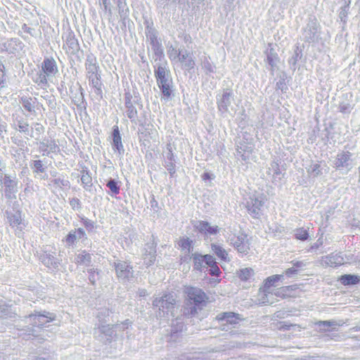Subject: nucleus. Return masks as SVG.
Returning <instances> with one entry per match:
<instances>
[{
    "label": "nucleus",
    "mask_w": 360,
    "mask_h": 360,
    "mask_svg": "<svg viewBox=\"0 0 360 360\" xmlns=\"http://www.w3.org/2000/svg\"><path fill=\"white\" fill-rule=\"evenodd\" d=\"M183 63L184 65V67L186 69H188V70L193 69L194 68V66H195V64L194 60L192 58V56L188 57L186 60V62H184Z\"/></svg>",
    "instance_id": "nucleus-63"
},
{
    "label": "nucleus",
    "mask_w": 360,
    "mask_h": 360,
    "mask_svg": "<svg viewBox=\"0 0 360 360\" xmlns=\"http://www.w3.org/2000/svg\"><path fill=\"white\" fill-rule=\"evenodd\" d=\"M22 107L28 112L33 111L34 106L32 105V100L31 98L22 97L20 101Z\"/></svg>",
    "instance_id": "nucleus-49"
},
{
    "label": "nucleus",
    "mask_w": 360,
    "mask_h": 360,
    "mask_svg": "<svg viewBox=\"0 0 360 360\" xmlns=\"http://www.w3.org/2000/svg\"><path fill=\"white\" fill-rule=\"evenodd\" d=\"M176 304V299L171 293L165 294L160 297H156L153 301L154 307L158 309V315L160 317L168 316L172 314V310Z\"/></svg>",
    "instance_id": "nucleus-2"
},
{
    "label": "nucleus",
    "mask_w": 360,
    "mask_h": 360,
    "mask_svg": "<svg viewBox=\"0 0 360 360\" xmlns=\"http://www.w3.org/2000/svg\"><path fill=\"white\" fill-rule=\"evenodd\" d=\"M34 171L36 172L42 173L45 171L41 160H34L32 165Z\"/></svg>",
    "instance_id": "nucleus-55"
},
{
    "label": "nucleus",
    "mask_w": 360,
    "mask_h": 360,
    "mask_svg": "<svg viewBox=\"0 0 360 360\" xmlns=\"http://www.w3.org/2000/svg\"><path fill=\"white\" fill-rule=\"evenodd\" d=\"M352 154L349 151H341L336 157L335 165L337 168L348 167L351 165Z\"/></svg>",
    "instance_id": "nucleus-16"
},
{
    "label": "nucleus",
    "mask_w": 360,
    "mask_h": 360,
    "mask_svg": "<svg viewBox=\"0 0 360 360\" xmlns=\"http://www.w3.org/2000/svg\"><path fill=\"white\" fill-rule=\"evenodd\" d=\"M55 255V252L44 251L40 255L41 262L51 271L58 269L60 264V259L56 258Z\"/></svg>",
    "instance_id": "nucleus-9"
},
{
    "label": "nucleus",
    "mask_w": 360,
    "mask_h": 360,
    "mask_svg": "<svg viewBox=\"0 0 360 360\" xmlns=\"http://www.w3.org/2000/svg\"><path fill=\"white\" fill-rule=\"evenodd\" d=\"M39 149L44 155H48L50 153H58L60 151L59 146L55 140L44 139L39 143Z\"/></svg>",
    "instance_id": "nucleus-12"
},
{
    "label": "nucleus",
    "mask_w": 360,
    "mask_h": 360,
    "mask_svg": "<svg viewBox=\"0 0 360 360\" xmlns=\"http://www.w3.org/2000/svg\"><path fill=\"white\" fill-rule=\"evenodd\" d=\"M87 78L89 79V84L94 89V93L102 98V83L101 81V76L98 74L93 76H89Z\"/></svg>",
    "instance_id": "nucleus-25"
},
{
    "label": "nucleus",
    "mask_w": 360,
    "mask_h": 360,
    "mask_svg": "<svg viewBox=\"0 0 360 360\" xmlns=\"http://www.w3.org/2000/svg\"><path fill=\"white\" fill-rule=\"evenodd\" d=\"M95 334L101 339L106 341L110 340L115 335V330L109 324L101 323L96 329Z\"/></svg>",
    "instance_id": "nucleus-11"
},
{
    "label": "nucleus",
    "mask_w": 360,
    "mask_h": 360,
    "mask_svg": "<svg viewBox=\"0 0 360 360\" xmlns=\"http://www.w3.org/2000/svg\"><path fill=\"white\" fill-rule=\"evenodd\" d=\"M106 186L110 188L112 194L117 195L120 193V186H118L117 181H116L115 179H110Z\"/></svg>",
    "instance_id": "nucleus-48"
},
{
    "label": "nucleus",
    "mask_w": 360,
    "mask_h": 360,
    "mask_svg": "<svg viewBox=\"0 0 360 360\" xmlns=\"http://www.w3.org/2000/svg\"><path fill=\"white\" fill-rule=\"evenodd\" d=\"M283 278V275H273L266 278L264 281L263 288L260 290H262L264 292V296L260 300L262 304H266L269 302L266 298L267 293H269V289L274 285V283L281 281Z\"/></svg>",
    "instance_id": "nucleus-10"
},
{
    "label": "nucleus",
    "mask_w": 360,
    "mask_h": 360,
    "mask_svg": "<svg viewBox=\"0 0 360 360\" xmlns=\"http://www.w3.org/2000/svg\"><path fill=\"white\" fill-rule=\"evenodd\" d=\"M15 125L19 131L24 133L26 136H29L30 129L29 124L26 121L22 119L17 120Z\"/></svg>",
    "instance_id": "nucleus-40"
},
{
    "label": "nucleus",
    "mask_w": 360,
    "mask_h": 360,
    "mask_svg": "<svg viewBox=\"0 0 360 360\" xmlns=\"http://www.w3.org/2000/svg\"><path fill=\"white\" fill-rule=\"evenodd\" d=\"M236 274L242 281H248L253 277L255 271L252 268H243L238 270Z\"/></svg>",
    "instance_id": "nucleus-34"
},
{
    "label": "nucleus",
    "mask_w": 360,
    "mask_h": 360,
    "mask_svg": "<svg viewBox=\"0 0 360 360\" xmlns=\"http://www.w3.org/2000/svg\"><path fill=\"white\" fill-rule=\"evenodd\" d=\"M89 273V280L92 285H94L96 281L99 278V272L98 269H88Z\"/></svg>",
    "instance_id": "nucleus-53"
},
{
    "label": "nucleus",
    "mask_w": 360,
    "mask_h": 360,
    "mask_svg": "<svg viewBox=\"0 0 360 360\" xmlns=\"http://www.w3.org/2000/svg\"><path fill=\"white\" fill-rule=\"evenodd\" d=\"M264 198L262 194L250 193L245 199V207L248 213L255 218H259L262 214V208Z\"/></svg>",
    "instance_id": "nucleus-4"
},
{
    "label": "nucleus",
    "mask_w": 360,
    "mask_h": 360,
    "mask_svg": "<svg viewBox=\"0 0 360 360\" xmlns=\"http://www.w3.org/2000/svg\"><path fill=\"white\" fill-rule=\"evenodd\" d=\"M44 131V127L40 123H34L30 130L29 136L38 140L40 135Z\"/></svg>",
    "instance_id": "nucleus-35"
},
{
    "label": "nucleus",
    "mask_w": 360,
    "mask_h": 360,
    "mask_svg": "<svg viewBox=\"0 0 360 360\" xmlns=\"http://www.w3.org/2000/svg\"><path fill=\"white\" fill-rule=\"evenodd\" d=\"M85 68L86 70V77L98 74L99 66L97 63V59L96 56L91 53L87 54L86 56Z\"/></svg>",
    "instance_id": "nucleus-14"
},
{
    "label": "nucleus",
    "mask_w": 360,
    "mask_h": 360,
    "mask_svg": "<svg viewBox=\"0 0 360 360\" xmlns=\"http://www.w3.org/2000/svg\"><path fill=\"white\" fill-rule=\"evenodd\" d=\"M302 57V52L299 50L298 47H297L296 50L295 51L293 56L289 60V63L292 64L293 65H295L297 62Z\"/></svg>",
    "instance_id": "nucleus-56"
},
{
    "label": "nucleus",
    "mask_w": 360,
    "mask_h": 360,
    "mask_svg": "<svg viewBox=\"0 0 360 360\" xmlns=\"http://www.w3.org/2000/svg\"><path fill=\"white\" fill-rule=\"evenodd\" d=\"M290 288V286H284V287L280 288L274 292V295L276 297H284L286 295Z\"/></svg>",
    "instance_id": "nucleus-59"
},
{
    "label": "nucleus",
    "mask_w": 360,
    "mask_h": 360,
    "mask_svg": "<svg viewBox=\"0 0 360 360\" xmlns=\"http://www.w3.org/2000/svg\"><path fill=\"white\" fill-rule=\"evenodd\" d=\"M117 277L123 281L129 280L133 276L132 267L126 262L119 261L115 263Z\"/></svg>",
    "instance_id": "nucleus-8"
},
{
    "label": "nucleus",
    "mask_w": 360,
    "mask_h": 360,
    "mask_svg": "<svg viewBox=\"0 0 360 360\" xmlns=\"http://www.w3.org/2000/svg\"><path fill=\"white\" fill-rule=\"evenodd\" d=\"M77 238V235L74 232H70L66 237L65 241L68 244L72 245Z\"/></svg>",
    "instance_id": "nucleus-64"
},
{
    "label": "nucleus",
    "mask_w": 360,
    "mask_h": 360,
    "mask_svg": "<svg viewBox=\"0 0 360 360\" xmlns=\"http://www.w3.org/2000/svg\"><path fill=\"white\" fill-rule=\"evenodd\" d=\"M323 267L335 268L344 264V257L340 252H332L328 255L322 256L318 260Z\"/></svg>",
    "instance_id": "nucleus-5"
},
{
    "label": "nucleus",
    "mask_w": 360,
    "mask_h": 360,
    "mask_svg": "<svg viewBox=\"0 0 360 360\" xmlns=\"http://www.w3.org/2000/svg\"><path fill=\"white\" fill-rule=\"evenodd\" d=\"M194 227L198 232L205 235H215L219 230L217 226H211L208 222L205 221H197Z\"/></svg>",
    "instance_id": "nucleus-15"
},
{
    "label": "nucleus",
    "mask_w": 360,
    "mask_h": 360,
    "mask_svg": "<svg viewBox=\"0 0 360 360\" xmlns=\"http://www.w3.org/2000/svg\"><path fill=\"white\" fill-rule=\"evenodd\" d=\"M7 219L10 224V226L12 227H18L22 223L21 214L19 212H16L15 213H11L6 212Z\"/></svg>",
    "instance_id": "nucleus-31"
},
{
    "label": "nucleus",
    "mask_w": 360,
    "mask_h": 360,
    "mask_svg": "<svg viewBox=\"0 0 360 360\" xmlns=\"http://www.w3.org/2000/svg\"><path fill=\"white\" fill-rule=\"evenodd\" d=\"M192 257L194 263V268L197 270H202L205 268V259H203V256L199 255L198 253H195L192 255Z\"/></svg>",
    "instance_id": "nucleus-39"
},
{
    "label": "nucleus",
    "mask_w": 360,
    "mask_h": 360,
    "mask_svg": "<svg viewBox=\"0 0 360 360\" xmlns=\"http://www.w3.org/2000/svg\"><path fill=\"white\" fill-rule=\"evenodd\" d=\"M143 253V261L146 266H151L154 264L155 260V246L153 243H148L146 245Z\"/></svg>",
    "instance_id": "nucleus-17"
},
{
    "label": "nucleus",
    "mask_w": 360,
    "mask_h": 360,
    "mask_svg": "<svg viewBox=\"0 0 360 360\" xmlns=\"http://www.w3.org/2000/svg\"><path fill=\"white\" fill-rule=\"evenodd\" d=\"M350 1L347 3L344 6L341 7L340 11L339 13V17L344 23L347 21V15L349 13V8Z\"/></svg>",
    "instance_id": "nucleus-51"
},
{
    "label": "nucleus",
    "mask_w": 360,
    "mask_h": 360,
    "mask_svg": "<svg viewBox=\"0 0 360 360\" xmlns=\"http://www.w3.org/2000/svg\"><path fill=\"white\" fill-rule=\"evenodd\" d=\"M113 3L117 6V10L121 20H125L129 13V9L127 6L126 0H112Z\"/></svg>",
    "instance_id": "nucleus-23"
},
{
    "label": "nucleus",
    "mask_w": 360,
    "mask_h": 360,
    "mask_svg": "<svg viewBox=\"0 0 360 360\" xmlns=\"http://www.w3.org/2000/svg\"><path fill=\"white\" fill-rule=\"evenodd\" d=\"M203 259H205V262H204L205 268H208V267L211 266L212 265L217 264L214 257L212 255H205L203 256Z\"/></svg>",
    "instance_id": "nucleus-58"
},
{
    "label": "nucleus",
    "mask_w": 360,
    "mask_h": 360,
    "mask_svg": "<svg viewBox=\"0 0 360 360\" xmlns=\"http://www.w3.org/2000/svg\"><path fill=\"white\" fill-rule=\"evenodd\" d=\"M82 222L88 231H92L94 229V222L87 218H82Z\"/></svg>",
    "instance_id": "nucleus-60"
},
{
    "label": "nucleus",
    "mask_w": 360,
    "mask_h": 360,
    "mask_svg": "<svg viewBox=\"0 0 360 360\" xmlns=\"http://www.w3.org/2000/svg\"><path fill=\"white\" fill-rule=\"evenodd\" d=\"M186 299L184 309L185 316H193L205 307L207 297L202 290L195 287H187L185 289Z\"/></svg>",
    "instance_id": "nucleus-1"
},
{
    "label": "nucleus",
    "mask_w": 360,
    "mask_h": 360,
    "mask_svg": "<svg viewBox=\"0 0 360 360\" xmlns=\"http://www.w3.org/2000/svg\"><path fill=\"white\" fill-rule=\"evenodd\" d=\"M226 238L227 242L232 245L239 254L243 255L248 254L250 250V240L245 233H230Z\"/></svg>",
    "instance_id": "nucleus-3"
},
{
    "label": "nucleus",
    "mask_w": 360,
    "mask_h": 360,
    "mask_svg": "<svg viewBox=\"0 0 360 360\" xmlns=\"http://www.w3.org/2000/svg\"><path fill=\"white\" fill-rule=\"evenodd\" d=\"M295 238L301 240H305L309 238L308 231L304 228H300L295 231Z\"/></svg>",
    "instance_id": "nucleus-54"
},
{
    "label": "nucleus",
    "mask_w": 360,
    "mask_h": 360,
    "mask_svg": "<svg viewBox=\"0 0 360 360\" xmlns=\"http://www.w3.org/2000/svg\"><path fill=\"white\" fill-rule=\"evenodd\" d=\"M47 77L44 72L40 71L36 75L34 81L41 88H45L47 86Z\"/></svg>",
    "instance_id": "nucleus-41"
},
{
    "label": "nucleus",
    "mask_w": 360,
    "mask_h": 360,
    "mask_svg": "<svg viewBox=\"0 0 360 360\" xmlns=\"http://www.w3.org/2000/svg\"><path fill=\"white\" fill-rule=\"evenodd\" d=\"M112 144L113 148L117 150L119 154H122L124 153L122 139L117 127H116L112 131Z\"/></svg>",
    "instance_id": "nucleus-28"
},
{
    "label": "nucleus",
    "mask_w": 360,
    "mask_h": 360,
    "mask_svg": "<svg viewBox=\"0 0 360 360\" xmlns=\"http://www.w3.org/2000/svg\"><path fill=\"white\" fill-rule=\"evenodd\" d=\"M29 319L34 326L42 327L55 320L56 316L52 313L44 311L42 313L37 312L34 314H30L29 315Z\"/></svg>",
    "instance_id": "nucleus-6"
},
{
    "label": "nucleus",
    "mask_w": 360,
    "mask_h": 360,
    "mask_svg": "<svg viewBox=\"0 0 360 360\" xmlns=\"http://www.w3.org/2000/svg\"><path fill=\"white\" fill-rule=\"evenodd\" d=\"M209 268V272L212 276H217L221 273L220 269L217 265V263L214 265H212Z\"/></svg>",
    "instance_id": "nucleus-62"
},
{
    "label": "nucleus",
    "mask_w": 360,
    "mask_h": 360,
    "mask_svg": "<svg viewBox=\"0 0 360 360\" xmlns=\"http://www.w3.org/2000/svg\"><path fill=\"white\" fill-rule=\"evenodd\" d=\"M269 170H273V177L274 181H276V178L278 179V180H281V171L278 167V165L276 162H272L271 165V168H269Z\"/></svg>",
    "instance_id": "nucleus-52"
},
{
    "label": "nucleus",
    "mask_w": 360,
    "mask_h": 360,
    "mask_svg": "<svg viewBox=\"0 0 360 360\" xmlns=\"http://www.w3.org/2000/svg\"><path fill=\"white\" fill-rule=\"evenodd\" d=\"M110 311L108 308H102L101 309L97 314V319L101 322V323L103 322H106V318L110 316Z\"/></svg>",
    "instance_id": "nucleus-47"
},
{
    "label": "nucleus",
    "mask_w": 360,
    "mask_h": 360,
    "mask_svg": "<svg viewBox=\"0 0 360 360\" xmlns=\"http://www.w3.org/2000/svg\"><path fill=\"white\" fill-rule=\"evenodd\" d=\"M171 83H172V81H169L167 82L158 84L159 88L161 90L162 94L167 98L170 96L171 93H172Z\"/></svg>",
    "instance_id": "nucleus-45"
},
{
    "label": "nucleus",
    "mask_w": 360,
    "mask_h": 360,
    "mask_svg": "<svg viewBox=\"0 0 360 360\" xmlns=\"http://www.w3.org/2000/svg\"><path fill=\"white\" fill-rule=\"evenodd\" d=\"M266 60L269 65L271 66V71L273 74L274 71V68L276 66L279 60L278 56L277 53L274 52V49L271 48L267 51Z\"/></svg>",
    "instance_id": "nucleus-30"
},
{
    "label": "nucleus",
    "mask_w": 360,
    "mask_h": 360,
    "mask_svg": "<svg viewBox=\"0 0 360 360\" xmlns=\"http://www.w3.org/2000/svg\"><path fill=\"white\" fill-rule=\"evenodd\" d=\"M65 43L70 53H75L79 49V44L73 32L66 34Z\"/></svg>",
    "instance_id": "nucleus-24"
},
{
    "label": "nucleus",
    "mask_w": 360,
    "mask_h": 360,
    "mask_svg": "<svg viewBox=\"0 0 360 360\" xmlns=\"http://www.w3.org/2000/svg\"><path fill=\"white\" fill-rule=\"evenodd\" d=\"M340 281L345 285H354L360 281V278L356 275L345 274L341 276Z\"/></svg>",
    "instance_id": "nucleus-36"
},
{
    "label": "nucleus",
    "mask_w": 360,
    "mask_h": 360,
    "mask_svg": "<svg viewBox=\"0 0 360 360\" xmlns=\"http://www.w3.org/2000/svg\"><path fill=\"white\" fill-rule=\"evenodd\" d=\"M163 158L164 167L169 172L170 176L172 177L176 172V160L171 143L167 145V150L164 153Z\"/></svg>",
    "instance_id": "nucleus-7"
},
{
    "label": "nucleus",
    "mask_w": 360,
    "mask_h": 360,
    "mask_svg": "<svg viewBox=\"0 0 360 360\" xmlns=\"http://www.w3.org/2000/svg\"><path fill=\"white\" fill-rule=\"evenodd\" d=\"M343 323H338L335 321H320L316 323V325L320 327V330L327 331L326 327L340 326H342Z\"/></svg>",
    "instance_id": "nucleus-37"
},
{
    "label": "nucleus",
    "mask_w": 360,
    "mask_h": 360,
    "mask_svg": "<svg viewBox=\"0 0 360 360\" xmlns=\"http://www.w3.org/2000/svg\"><path fill=\"white\" fill-rule=\"evenodd\" d=\"M175 321L176 325L172 324L171 330V339L173 340H175L178 336V333L182 331L184 328V324L181 321H179L177 319Z\"/></svg>",
    "instance_id": "nucleus-42"
},
{
    "label": "nucleus",
    "mask_w": 360,
    "mask_h": 360,
    "mask_svg": "<svg viewBox=\"0 0 360 360\" xmlns=\"http://www.w3.org/2000/svg\"><path fill=\"white\" fill-rule=\"evenodd\" d=\"M212 250L219 258L224 261L227 259L228 253L221 246L216 244H212Z\"/></svg>",
    "instance_id": "nucleus-38"
},
{
    "label": "nucleus",
    "mask_w": 360,
    "mask_h": 360,
    "mask_svg": "<svg viewBox=\"0 0 360 360\" xmlns=\"http://www.w3.org/2000/svg\"><path fill=\"white\" fill-rule=\"evenodd\" d=\"M75 262L77 264L89 266L91 262V255L86 251H81L77 254Z\"/></svg>",
    "instance_id": "nucleus-29"
},
{
    "label": "nucleus",
    "mask_w": 360,
    "mask_h": 360,
    "mask_svg": "<svg viewBox=\"0 0 360 360\" xmlns=\"http://www.w3.org/2000/svg\"><path fill=\"white\" fill-rule=\"evenodd\" d=\"M1 184L5 187V195L7 198H15V193L17 192V182L11 179L10 176L5 175L1 179Z\"/></svg>",
    "instance_id": "nucleus-13"
},
{
    "label": "nucleus",
    "mask_w": 360,
    "mask_h": 360,
    "mask_svg": "<svg viewBox=\"0 0 360 360\" xmlns=\"http://www.w3.org/2000/svg\"><path fill=\"white\" fill-rule=\"evenodd\" d=\"M318 25L316 22H311L307 26L304 32V36L307 41H314L318 38Z\"/></svg>",
    "instance_id": "nucleus-22"
},
{
    "label": "nucleus",
    "mask_w": 360,
    "mask_h": 360,
    "mask_svg": "<svg viewBox=\"0 0 360 360\" xmlns=\"http://www.w3.org/2000/svg\"><path fill=\"white\" fill-rule=\"evenodd\" d=\"M147 38L148 39V40L150 42L152 49L154 47H158V46L161 45V44L158 40L155 33L153 31H152V30L148 31V32L147 34Z\"/></svg>",
    "instance_id": "nucleus-50"
},
{
    "label": "nucleus",
    "mask_w": 360,
    "mask_h": 360,
    "mask_svg": "<svg viewBox=\"0 0 360 360\" xmlns=\"http://www.w3.org/2000/svg\"><path fill=\"white\" fill-rule=\"evenodd\" d=\"M155 76L158 84L171 81L169 70L163 65H158L155 69Z\"/></svg>",
    "instance_id": "nucleus-20"
},
{
    "label": "nucleus",
    "mask_w": 360,
    "mask_h": 360,
    "mask_svg": "<svg viewBox=\"0 0 360 360\" xmlns=\"http://www.w3.org/2000/svg\"><path fill=\"white\" fill-rule=\"evenodd\" d=\"M167 55L170 60H175L179 55V51L172 46H170L167 51Z\"/></svg>",
    "instance_id": "nucleus-61"
},
{
    "label": "nucleus",
    "mask_w": 360,
    "mask_h": 360,
    "mask_svg": "<svg viewBox=\"0 0 360 360\" xmlns=\"http://www.w3.org/2000/svg\"><path fill=\"white\" fill-rule=\"evenodd\" d=\"M41 72L49 77L56 75L58 72L56 61L53 58L45 59L41 65Z\"/></svg>",
    "instance_id": "nucleus-21"
},
{
    "label": "nucleus",
    "mask_w": 360,
    "mask_h": 360,
    "mask_svg": "<svg viewBox=\"0 0 360 360\" xmlns=\"http://www.w3.org/2000/svg\"><path fill=\"white\" fill-rule=\"evenodd\" d=\"M252 149L248 147L247 149L243 148L242 146L237 148V156L241 158L244 161L249 160Z\"/></svg>",
    "instance_id": "nucleus-43"
},
{
    "label": "nucleus",
    "mask_w": 360,
    "mask_h": 360,
    "mask_svg": "<svg viewBox=\"0 0 360 360\" xmlns=\"http://www.w3.org/2000/svg\"><path fill=\"white\" fill-rule=\"evenodd\" d=\"M307 172L312 176H318L322 174L321 165L318 163L310 165Z\"/></svg>",
    "instance_id": "nucleus-46"
},
{
    "label": "nucleus",
    "mask_w": 360,
    "mask_h": 360,
    "mask_svg": "<svg viewBox=\"0 0 360 360\" xmlns=\"http://www.w3.org/2000/svg\"><path fill=\"white\" fill-rule=\"evenodd\" d=\"M233 99L232 92L231 91H226L223 93L221 97L218 100V108L221 112H226L229 110V107Z\"/></svg>",
    "instance_id": "nucleus-19"
},
{
    "label": "nucleus",
    "mask_w": 360,
    "mask_h": 360,
    "mask_svg": "<svg viewBox=\"0 0 360 360\" xmlns=\"http://www.w3.org/2000/svg\"><path fill=\"white\" fill-rule=\"evenodd\" d=\"M81 181L86 190H89L92 186V178L87 168H82L81 171Z\"/></svg>",
    "instance_id": "nucleus-32"
},
{
    "label": "nucleus",
    "mask_w": 360,
    "mask_h": 360,
    "mask_svg": "<svg viewBox=\"0 0 360 360\" xmlns=\"http://www.w3.org/2000/svg\"><path fill=\"white\" fill-rule=\"evenodd\" d=\"M217 319L224 321L230 324H236L238 322L239 314L233 312H224L217 316Z\"/></svg>",
    "instance_id": "nucleus-26"
},
{
    "label": "nucleus",
    "mask_w": 360,
    "mask_h": 360,
    "mask_svg": "<svg viewBox=\"0 0 360 360\" xmlns=\"http://www.w3.org/2000/svg\"><path fill=\"white\" fill-rule=\"evenodd\" d=\"M201 65L206 75H210L216 72V66L211 62L210 57L203 56L201 58Z\"/></svg>",
    "instance_id": "nucleus-27"
},
{
    "label": "nucleus",
    "mask_w": 360,
    "mask_h": 360,
    "mask_svg": "<svg viewBox=\"0 0 360 360\" xmlns=\"http://www.w3.org/2000/svg\"><path fill=\"white\" fill-rule=\"evenodd\" d=\"M203 259H205V262H204L205 268H208V267L211 266L212 265L217 264L214 257L212 255H205L203 256Z\"/></svg>",
    "instance_id": "nucleus-57"
},
{
    "label": "nucleus",
    "mask_w": 360,
    "mask_h": 360,
    "mask_svg": "<svg viewBox=\"0 0 360 360\" xmlns=\"http://www.w3.org/2000/svg\"><path fill=\"white\" fill-rule=\"evenodd\" d=\"M50 185L54 188L61 189H68L70 188V183L68 180L58 177L51 180Z\"/></svg>",
    "instance_id": "nucleus-33"
},
{
    "label": "nucleus",
    "mask_w": 360,
    "mask_h": 360,
    "mask_svg": "<svg viewBox=\"0 0 360 360\" xmlns=\"http://www.w3.org/2000/svg\"><path fill=\"white\" fill-rule=\"evenodd\" d=\"M178 243L182 250H187L188 252H190L193 249L192 240H191L188 238H181Z\"/></svg>",
    "instance_id": "nucleus-44"
},
{
    "label": "nucleus",
    "mask_w": 360,
    "mask_h": 360,
    "mask_svg": "<svg viewBox=\"0 0 360 360\" xmlns=\"http://www.w3.org/2000/svg\"><path fill=\"white\" fill-rule=\"evenodd\" d=\"M131 95L129 92L124 94V105L127 108V115L131 122H135L137 118V110L131 102Z\"/></svg>",
    "instance_id": "nucleus-18"
}]
</instances>
